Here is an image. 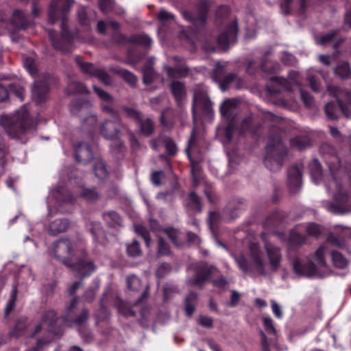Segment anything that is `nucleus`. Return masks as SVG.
<instances>
[{"instance_id":"nucleus-1","label":"nucleus","mask_w":351,"mask_h":351,"mask_svg":"<svg viewBox=\"0 0 351 351\" xmlns=\"http://www.w3.org/2000/svg\"><path fill=\"white\" fill-rule=\"evenodd\" d=\"M268 264L265 261L264 254L259 245L252 243L249 246L248 257L243 254L234 255L233 258L239 268L245 274L252 271L261 276H267L278 271L282 260L280 248L270 244L265 243Z\"/></svg>"},{"instance_id":"nucleus-2","label":"nucleus","mask_w":351,"mask_h":351,"mask_svg":"<svg viewBox=\"0 0 351 351\" xmlns=\"http://www.w3.org/2000/svg\"><path fill=\"white\" fill-rule=\"evenodd\" d=\"M324 158L330 170V179L325 181V185L328 191L334 193L335 203H329L326 205V209L336 214H345L348 210L346 194L341 191V183L338 178L346 172L344 167L340 165V160L336 154L324 156Z\"/></svg>"},{"instance_id":"nucleus-3","label":"nucleus","mask_w":351,"mask_h":351,"mask_svg":"<svg viewBox=\"0 0 351 351\" xmlns=\"http://www.w3.org/2000/svg\"><path fill=\"white\" fill-rule=\"evenodd\" d=\"M1 125L9 136L25 143L34 131V122L27 106H23L12 114L0 117Z\"/></svg>"},{"instance_id":"nucleus-4","label":"nucleus","mask_w":351,"mask_h":351,"mask_svg":"<svg viewBox=\"0 0 351 351\" xmlns=\"http://www.w3.org/2000/svg\"><path fill=\"white\" fill-rule=\"evenodd\" d=\"M77 196L82 197L86 201L95 202L99 197V193L95 189H86L79 186L75 188L71 193L62 186L49 192L47 199L49 215L53 213V208L60 210L61 212H67L64 206L73 204Z\"/></svg>"},{"instance_id":"nucleus-5","label":"nucleus","mask_w":351,"mask_h":351,"mask_svg":"<svg viewBox=\"0 0 351 351\" xmlns=\"http://www.w3.org/2000/svg\"><path fill=\"white\" fill-rule=\"evenodd\" d=\"M330 252L329 242L322 244L315 251L313 259L317 265L312 262L302 263L298 258L293 263V270L300 276L308 277L324 278L330 274L326 262V256Z\"/></svg>"},{"instance_id":"nucleus-6","label":"nucleus","mask_w":351,"mask_h":351,"mask_svg":"<svg viewBox=\"0 0 351 351\" xmlns=\"http://www.w3.org/2000/svg\"><path fill=\"white\" fill-rule=\"evenodd\" d=\"M324 95L335 98L339 105L337 108L332 101L326 104L325 112L328 119H337L338 118L337 112L339 110L346 117L350 116V111L347 106L350 105L351 106V89H326Z\"/></svg>"},{"instance_id":"nucleus-7","label":"nucleus","mask_w":351,"mask_h":351,"mask_svg":"<svg viewBox=\"0 0 351 351\" xmlns=\"http://www.w3.org/2000/svg\"><path fill=\"white\" fill-rule=\"evenodd\" d=\"M84 244L62 239L56 241L53 247L55 256L66 266H71L77 257L84 253Z\"/></svg>"},{"instance_id":"nucleus-8","label":"nucleus","mask_w":351,"mask_h":351,"mask_svg":"<svg viewBox=\"0 0 351 351\" xmlns=\"http://www.w3.org/2000/svg\"><path fill=\"white\" fill-rule=\"evenodd\" d=\"M287 149L279 137L269 138L266 147V155L264 160L265 167L271 171L280 169Z\"/></svg>"},{"instance_id":"nucleus-9","label":"nucleus","mask_w":351,"mask_h":351,"mask_svg":"<svg viewBox=\"0 0 351 351\" xmlns=\"http://www.w3.org/2000/svg\"><path fill=\"white\" fill-rule=\"evenodd\" d=\"M235 106V101L233 99H227L223 101L220 107L221 114L223 118L227 119L228 123L226 127L217 128L216 135L224 147H226L231 142L232 134L235 130L232 120V115Z\"/></svg>"},{"instance_id":"nucleus-10","label":"nucleus","mask_w":351,"mask_h":351,"mask_svg":"<svg viewBox=\"0 0 351 351\" xmlns=\"http://www.w3.org/2000/svg\"><path fill=\"white\" fill-rule=\"evenodd\" d=\"M73 0H51L49 8L48 20L51 24L61 19L60 27L64 34L67 33V14L70 12Z\"/></svg>"},{"instance_id":"nucleus-11","label":"nucleus","mask_w":351,"mask_h":351,"mask_svg":"<svg viewBox=\"0 0 351 351\" xmlns=\"http://www.w3.org/2000/svg\"><path fill=\"white\" fill-rule=\"evenodd\" d=\"M123 125L119 120L111 121L106 120L101 126L100 133L106 139L114 140L110 145L111 152L114 154H122L125 152L123 143L117 139Z\"/></svg>"},{"instance_id":"nucleus-12","label":"nucleus","mask_w":351,"mask_h":351,"mask_svg":"<svg viewBox=\"0 0 351 351\" xmlns=\"http://www.w3.org/2000/svg\"><path fill=\"white\" fill-rule=\"evenodd\" d=\"M209 8L210 4L204 1L200 3L194 12L189 10H181V14L183 18L197 31L203 28L206 25Z\"/></svg>"},{"instance_id":"nucleus-13","label":"nucleus","mask_w":351,"mask_h":351,"mask_svg":"<svg viewBox=\"0 0 351 351\" xmlns=\"http://www.w3.org/2000/svg\"><path fill=\"white\" fill-rule=\"evenodd\" d=\"M49 36L51 45L55 49L63 53H67L71 50L75 36L69 32V25H67V33H65V34H63L62 29L61 28L60 35H56L55 31L51 29L49 31Z\"/></svg>"},{"instance_id":"nucleus-14","label":"nucleus","mask_w":351,"mask_h":351,"mask_svg":"<svg viewBox=\"0 0 351 351\" xmlns=\"http://www.w3.org/2000/svg\"><path fill=\"white\" fill-rule=\"evenodd\" d=\"M85 252L80 257H77L75 261L71 263V265L69 266L76 272V274L80 278L89 276L96 269L95 264L84 257Z\"/></svg>"},{"instance_id":"nucleus-15","label":"nucleus","mask_w":351,"mask_h":351,"mask_svg":"<svg viewBox=\"0 0 351 351\" xmlns=\"http://www.w3.org/2000/svg\"><path fill=\"white\" fill-rule=\"evenodd\" d=\"M238 26L237 21L231 22L217 38V43L220 47L228 48L230 44L237 41Z\"/></svg>"},{"instance_id":"nucleus-16","label":"nucleus","mask_w":351,"mask_h":351,"mask_svg":"<svg viewBox=\"0 0 351 351\" xmlns=\"http://www.w3.org/2000/svg\"><path fill=\"white\" fill-rule=\"evenodd\" d=\"M217 272L215 267H208L205 263H200L195 268V277L191 281V284L202 287L205 281Z\"/></svg>"},{"instance_id":"nucleus-17","label":"nucleus","mask_w":351,"mask_h":351,"mask_svg":"<svg viewBox=\"0 0 351 351\" xmlns=\"http://www.w3.org/2000/svg\"><path fill=\"white\" fill-rule=\"evenodd\" d=\"M213 78L218 82L220 88H226V86L241 88L244 85L243 80L234 73H230L221 77L219 71L213 75Z\"/></svg>"},{"instance_id":"nucleus-18","label":"nucleus","mask_w":351,"mask_h":351,"mask_svg":"<svg viewBox=\"0 0 351 351\" xmlns=\"http://www.w3.org/2000/svg\"><path fill=\"white\" fill-rule=\"evenodd\" d=\"M167 75L171 79L170 88H183L184 84L177 80L178 79L186 77L189 74V69L184 66L172 68L168 66H164Z\"/></svg>"},{"instance_id":"nucleus-19","label":"nucleus","mask_w":351,"mask_h":351,"mask_svg":"<svg viewBox=\"0 0 351 351\" xmlns=\"http://www.w3.org/2000/svg\"><path fill=\"white\" fill-rule=\"evenodd\" d=\"M270 80L277 85L283 86V88L300 85V75L298 72L295 71L289 73L287 79L280 76H273L270 77Z\"/></svg>"},{"instance_id":"nucleus-20","label":"nucleus","mask_w":351,"mask_h":351,"mask_svg":"<svg viewBox=\"0 0 351 351\" xmlns=\"http://www.w3.org/2000/svg\"><path fill=\"white\" fill-rule=\"evenodd\" d=\"M75 157L81 163H86L93 158V152L90 147L85 143H81L75 146Z\"/></svg>"},{"instance_id":"nucleus-21","label":"nucleus","mask_w":351,"mask_h":351,"mask_svg":"<svg viewBox=\"0 0 351 351\" xmlns=\"http://www.w3.org/2000/svg\"><path fill=\"white\" fill-rule=\"evenodd\" d=\"M56 314L53 311H47L43 316L40 324L36 327L34 334L40 332L42 328H44L49 331H53V325L56 323Z\"/></svg>"},{"instance_id":"nucleus-22","label":"nucleus","mask_w":351,"mask_h":351,"mask_svg":"<svg viewBox=\"0 0 351 351\" xmlns=\"http://www.w3.org/2000/svg\"><path fill=\"white\" fill-rule=\"evenodd\" d=\"M271 51H266L261 60V68L263 72L265 73H275L280 71V65L278 62L268 59Z\"/></svg>"},{"instance_id":"nucleus-23","label":"nucleus","mask_w":351,"mask_h":351,"mask_svg":"<svg viewBox=\"0 0 351 351\" xmlns=\"http://www.w3.org/2000/svg\"><path fill=\"white\" fill-rule=\"evenodd\" d=\"M193 106H202L205 110L209 112L211 108L212 102L207 94L202 89H196L194 93Z\"/></svg>"},{"instance_id":"nucleus-24","label":"nucleus","mask_w":351,"mask_h":351,"mask_svg":"<svg viewBox=\"0 0 351 351\" xmlns=\"http://www.w3.org/2000/svg\"><path fill=\"white\" fill-rule=\"evenodd\" d=\"M154 58H150L145 62L143 69V83L145 85L151 84L156 77V73L154 69Z\"/></svg>"},{"instance_id":"nucleus-25","label":"nucleus","mask_w":351,"mask_h":351,"mask_svg":"<svg viewBox=\"0 0 351 351\" xmlns=\"http://www.w3.org/2000/svg\"><path fill=\"white\" fill-rule=\"evenodd\" d=\"M69 221L65 218H58L51 221L49 225V232L56 235L66 231L69 226Z\"/></svg>"},{"instance_id":"nucleus-26","label":"nucleus","mask_w":351,"mask_h":351,"mask_svg":"<svg viewBox=\"0 0 351 351\" xmlns=\"http://www.w3.org/2000/svg\"><path fill=\"white\" fill-rule=\"evenodd\" d=\"M288 182L291 190L295 191L302 184V173L297 167H292L288 171Z\"/></svg>"},{"instance_id":"nucleus-27","label":"nucleus","mask_w":351,"mask_h":351,"mask_svg":"<svg viewBox=\"0 0 351 351\" xmlns=\"http://www.w3.org/2000/svg\"><path fill=\"white\" fill-rule=\"evenodd\" d=\"M150 227L152 231L156 232L158 237V254L160 255H167L169 253V247L160 235V226L156 220L151 219Z\"/></svg>"},{"instance_id":"nucleus-28","label":"nucleus","mask_w":351,"mask_h":351,"mask_svg":"<svg viewBox=\"0 0 351 351\" xmlns=\"http://www.w3.org/2000/svg\"><path fill=\"white\" fill-rule=\"evenodd\" d=\"M185 206L187 210L193 214H195L202 211V206L199 198L194 192H192L189 194L188 198L185 201Z\"/></svg>"},{"instance_id":"nucleus-29","label":"nucleus","mask_w":351,"mask_h":351,"mask_svg":"<svg viewBox=\"0 0 351 351\" xmlns=\"http://www.w3.org/2000/svg\"><path fill=\"white\" fill-rule=\"evenodd\" d=\"M11 23L18 29H25L29 24L26 15L20 10H15L13 12Z\"/></svg>"},{"instance_id":"nucleus-30","label":"nucleus","mask_w":351,"mask_h":351,"mask_svg":"<svg viewBox=\"0 0 351 351\" xmlns=\"http://www.w3.org/2000/svg\"><path fill=\"white\" fill-rule=\"evenodd\" d=\"M111 71L121 76L128 85L133 86L136 85L137 78L132 72L122 68H112Z\"/></svg>"},{"instance_id":"nucleus-31","label":"nucleus","mask_w":351,"mask_h":351,"mask_svg":"<svg viewBox=\"0 0 351 351\" xmlns=\"http://www.w3.org/2000/svg\"><path fill=\"white\" fill-rule=\"evenodd\" d=\"M90 104L82 100H76L71 104V112L73 114L80 113L81 115L88 113Z\"/></svg>"},{"instance_id":"nucleus-32","label":"nucleus","mask_w":351,"mask_h":351,"mask_svg":"<svg viewBox=\"0 0 351 351\" xmlns=\"http://www.w3.org/2000/svg\"><path fill=\"white\" fill-rule=\"evenodd\" d=\"M9 95H14L22 101L24 99V89H0V102L5 101Z\"/></svg>"},{"instance_id":"nucleus-33","label":"nucleus","mask_w":351,"mask_h":351,"mask_svg":"<svg viewBox=\"0 0 351 351\" xmlns=\"http://www.w3.org/2000/svg\"><path fill=\"white\" fill-rule=\"evenodd\" d=\"M104 219L110 227L116 228L121 225L122 219L120 215L114 211L105 213Z\"/></svg>"},{"instance_id":"nucleus-34","label":"nucleus","mask_w":351,"mask_h":351,"mask_svg":"<svg viewBox=\"0 0 351 351\" xmlns=\"http://www.w3.org/2000/svg\"><path fill=\"white\" fill-rule=\"evenodd\" d=\"M330 254L332 261L335 267L345 269L348 267V261L341 253L337 251H331Z\"/></svg>"},{"instance_id":"nucleus-35","label":"nucleus","mask_w":351,"mask_h":351,"mask_svg":"<svg viewBox=\"0 0 351 351\" xmlns=\"http://www.w3.org/2000/svg\"><path fill=\"white\" fill-rule=\"evenodd\" d=\"M306 79L311 88H319L321 85L322 73L319 71L309 70L306 74Z\"/></svg>"},{"instance_id":"nucleus-36","label":"nucleus","mask_w":351,"mask_h":351,"mask_svg":"<svg viewBox=\"0 0 351 351\" xmlns=\"http://www.w3.org/2000/svg\"><path fill=\"white\" fill-rule=\"evenodd\" d=\"M335 74L342 80L349 79L351 76V71L348 62H342L335 69Z\"/></svg>"},{"instance_id":"nucleus-37","label":"nucleus","mask_w":351,"mask_h":351,"mask_svg":"<svg viewBox=\"0 0 351 351\" xmlns=\"http://www.w3.org/2000/svg\"><path fill=\"white\" fill-rule=\"evenodd\" d=\"M197 302V294L191 292L185 299V311L188 316H191L195 311Z\"/></svg>"},{"instance_id":"nucleus-38","label":"nucleus","mask_w":351,"mask_h":351,"mask_svg":"<svg viewBox=\"0 0 351 351\" xmlns=\"http://www.w3.org/2000/svg\"><path fill=\"white\" fill-rule=\"evenodd\" d=\"M306 241L305 237L298 233L295 230L291 231L288 239V244L290 247L301 245Z\"/></svg>"},{"instance_id":"nucleus-39","label":"nucleus","mask_w":351,"mask_h":351,"mask_svg":"<svg viewBox=\"0 0 351 351\" xmlns=\"http://www.w3.org/2000/svg\"><path fill=\"white\" fill-rule=\"evenodd\" d=\"M129 42L140 45H143L147 47L151 46L152 40L150 37L146 34H138L134 35L129 38Z\"/></svg>"},{"instance_id":"nucleus-40","label":"nucleus","mask_w":351,"mask_h":351,"mask_svg":"<svg viewBox=\"0 0 351 351\" xmlns=\"http://www.w3.org/2000/svg\"><path fill=\"white\" fill-rule=\"evenodd\" d=\"M311 175L313 181L317 184H319L322 177V169L317 159L313 160L311 164Z\"/></svg>"},{"instance_id":"nucleus-41","label":"nucleus","mask_w":351,"mask_h":351,"mask_svg":"<svg viewBox=\"0 0 351 351\" xmlns=\"http://www.w3.org/2000/svg\"><path fill=\"white\" fill-rule=\"evenodd\" d=\"M94 172L95 176L99 180L106 178L108 176V171L103 160L99 159L96 160L94 165Z\"/></svg>"},{"instance_id":"nucleus-42","label":"nucleus","mask_w":351,"mask_h":351,"mask_svg":"<svg viewBox=\"0 0 351 351\" xmlns=\"http://www.w3.org/2000/svg\"><path fill=\"white\" fill-rule=\"evenodd\" d=\"M91 229L94 239L101 244L105 243V234L99 223H94Z\"/></svg>"},{"instance_id":"nucleus-43","label":"nucleus","mask_w":351,"mask_h":351,"mask_svg":"<svg viewBox=\"0 0 351 351\" xmlns=\"http://www.w3.org/2000/svg\"><path fill=\"white\" fill-rule=\"evenodd\" d=\"M47 95V89H32V99L37 104L46 101Z\"/></svg>"},{"instance_id":"nucleus-44","label":"nucleus","mask_w":351,"mask_h":351,"mask_svg":"<svg viewBox=\"0 0 351 351\" xmlns=\"http://www.w3.org/2000/svg\"><path fill=\"white\" fill-rule=\"evenodd\" d=\"M141 128V131L145 136H149L154 132V124L150 119L141 121L138 123Z\"/></svg>"},{"instance_id":"nucleus-45","label":"nucleus","mask_w":351,"mask_h":351,"mask_svg":"<svg viewBox=\"0 0 351 351\" xmlns=\"http://www.w3.org/2000/svg\"><path fill=\"white\" fill-rule=\"evenodd\" d=\"M77 16L80 23L84 26H88L90 23V20L88 16L86 8L84 6L80 5L77 10Z\"/></svg>"},{"instance_id":"nucleus-46","label":"nucleus","mask_w":351,"mask_h":351,"mask_svg":"<svg viewBox=\"0 0 351 351\" xmlns=\"http://www.w3.org/2000/svg\"><path fill=\"white\" fill-rule=\"evenodd\" d=\"M76 60L80 66L81 69L84 73L90 74L95 76L99 68L95 66L93 64L89 62H83L78 60V58H76Z\"/></svg>"},{"instance_id":"nucleus-47","label":"nucleus","mask_w":351,"mask_h":351,"mask_svg":"<svg viewBox=\"0 0 351 351\" xmlns=\"http://www.w3.org/2000/svg\"><path fill=\"white\" fill-rule=\"evenodd\" d=\"M134 230L138 234L141 235L143 238L147 247H149L151 246V238L149 232L141 225H136L134 226Z\"/></svg>"},{"instance_id":"nucleus-48","label":"nucleus","mask_w":351,"mask_h":351,"mask_svg":"<svg viewBox=\"0 0 351 351\" xmlns=\"http://www.w3.org/2000/svg\"><path fill=\"white\" fill-rule=\"evenodd\" d=\"M339 30H332L327 34L322 36L319 40H317V43L322 45H327L332 42L334 38L339 34Z\"/></svg>"},{"instance_id":"nucleus-49","label":"nucleus","mask_w":351,"mask_h":351,"mask_svg":"<svg viewBox=\"0 0 351 351\" xmlns=\"http://www.w3.org/2000/svg\"><path fill=\"white\" fill-rule=\"evenodd\" d=\"M291 145L299 150H302L308 145V142L306 138L300 136L291 139Z\"/></svg>"},{"instance_id":"nucleus-50","label":"nucleus","mask_w":351,"mask_h":351,"mask_svg":"<svg viewBox=\"0 0 351 351\" xmlns=\"http://www.w3.org/2000/svg\"><path fill=\"white\" fill-rule=\"evenodd\" d=\"M157 19L162 23H167L171 21H174L175 16L165 9H161L158 14Z\"/></svg>"},{"instance_id":"nucleus-51","label":"nucleus","mask_w":351,"mask_h":351,"mask_svg":"<svg viewBox=\"0 0 351 351\" xmlns=\"http://www.w3.org/2000/svg\"><path fill=\"white\" fill-rule=\"evenodd\" d=\"M23 64L28 73L34 76L36 74L37 69L35 66V62L33 58L29 57L23 58Z\"/></svg>"},{"instance_id":"nucleus-52","label":"nucleus","mask_w":351,"mask_h":351,"mask_svg":"<svg viewBox=\"0 0 351 351\" xmlns=\"http://www.w3.org/2000/svg\"><path fill=\"white\" fill-rule=\"evenodd\" d=\"M163 234L167 236L171 242L174 243L176 245L179 246L180 243L177 241V238L180 237V233L175 229L173 228H167L162 230Z\"/></svg>"},{"instance_id":"nucleus-53","label":"nucleus","mask_w":351,"mask_h":351,"mask_svg":"<svg viewBox=\"0 0 351 351\" xmlns=\"http://www.w3.org/2000/svg\"><path fill=\"white\" fill-rule=\"evenodd\" d=\"M95 77L98 78L106 86L111 84V77L104 69L99 68Z\"/></svg>"},{"instance_id":"nucleus-54","label":"nucleus","mask_w":351,"mask_h":351,"mask_svg":"<svg viewBox=\"0 0 351 351\" xmlns=\"http://www.w3.org/2000/svg\"><path fill=\"white\" fill-rule=\"evenodd\" d=\"M111 39L113 43L119 45H125L130 43L129 38L121 34L119 31H114L111 35Z\"/></svg>"},{"instance_id":"nucleus-55","label":"nucleus","mask_w":351,"mask_h":351,"mask_svg":"<svg viewBox=\"0 0 351 351\" xmlns=\"http://www.w3.org/2000/svg\"><path fill=\"white\" fill-rule=\"evenodd\" d=\"M99 6L102 12L108 13L113 9L114 0H99Z\"/></svg>"},{"instance_id":"nucleus-56","label":"nucleus","mask_w":351,"mask_h":351,"mask_svg":"<svg viewBox=\"0 0 351 351\" xmlns=\"http://www.w3.org/2000/svg\"><path fill=\"white\" fill-rule=\"evenodd\" d=\"M306 232L312 237H317L321 234L320 227L314 223H311L305 226Z\"/></svg>"},{"instance_id":"nucleus-57","label":"nucleus","mask_w":351,"mask_h":351,"mask_svg":"<svg viewBox=\"0 0 351 351\" xmlns=\"http://www.w3.org/2000/svg\"><path fill=\"white\" fill-rule=\"evenodd\" d=\"M16 293L17 289L16 287H14L12 291L10 299L8 302L5 309V315H8L12 311L16 299Z\"/></svg>"},{"instance_id":"nucleus-58","label":"nucleus","mask_w":351,"mask_h":351,"mask_svg":"<svg viewBox=\"0 0 351 351\" xmlns=\"http://www.w3.org/2000/svg\"><path fill=\"white\" fill-rule=\"evenodd\" d=\"M127 284L130 289L137 291L140 287V280L136 276H130L127 278Z\"/></svg>"},{"instance_id":"nucleus-59","label":"nucleus","mask_w":351,"mask_h":351,"mask_svg":"<svg viewBox=\"0 0 351 351\" xmlns=\"http://www.w3.org/2000/svg\"><path fill=\"white\" fill-rule=\"evenodd\" d=\"M302 99L307 108H311L313 105V97L305 90L300 89Z\"/></svg>"},{"instance_id":"nucleus-60","label":"nucleus","mask_w":351,"mask_h":351,"mask_svg":"<svg viewBox=\"0 0 351 351\" xmlns=\"http://www.w3.org/2000/svg\"><path fill=\"white\" fill-rule=\"evenodd\" d=\"M263 325L265 326L266 331L268 333L275 335L276 332V330L274 326L272 319L269 316H265V317H263Z\"/></svg>"},{"instance_id":"nucleus-61","label":"nucleus","mask_w":351,"mask_h":351,"mask_svg":"<svg viewBox=\"0 0 351 351\" xmlns=\"http://www.w3.org/2000/svg\"><path fill=\"white\" fill-rule=\"evenodd\" d=\"M163 143L169 154L174 155L177 152V147L173 141L169 138H164Z\"/></svg>"},{"instance_id":"nucleus-62","label":"nucleus","mask_w":351,"mask_h":351,"mask_svg":"<svg viewBox=\"0 0 351 351\" xmlns=\"http://www.w3.org/2000/svg\"><path fill=\"white\" fill-rule=\"evenodd\" d=\"M128 253L131 256H138L141 254V250L139 243L137 241H134L132 244L128 245Z\"/></svg>"},{"instance_id":"nucleus-63","label":"nucleus","mask_w":351,"mask_h":351,"mask_svg":"<svg viewBox=\"0 0 351 351\" xmlns=\"http://www.w3.org/2000/svg\"><path fill=\"white\" fill-rule=\"evenodd\" d=\"M281 61L286 65L291 66L293 65L295 62L296 59L293 55L291 53H289L287 51H285L282 53V55L280 58Z\"/></svg>"},{"instance_id":"nucleus-64","label":"nucleus","mask_w":351,"mask_h":351,"mask_svg":"<svg viewBox=\"0 0 351 351\" xmlns=\"http://www.w3.org/2000/svg\"><path fill=\"white\" fill-rule=\"evenodd\" d=\"M93 90L101 100L108 102L112 101V96L105 89H93Z\"/></svg>"}]
</instances>
